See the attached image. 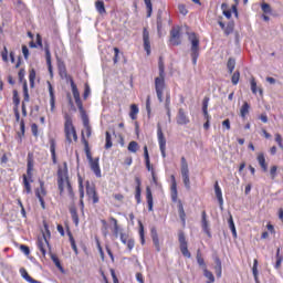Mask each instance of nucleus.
Segmentation results:
<instances>
[{"label": "nucleus", "instance_id": "1", "mask_svg": "<svg viewBox=\"0 0 283 283\" xmlns=\"http://www.w3.org/2000/svg\"><path fill=\"white\" fill-rule=\"evenodd\" d=\"M57 188L61 196H63L66 188L70 198L73 200L74 189L72 188V182H70V170L67 168V161H64L57 166Z\"/></svg>", "mask_w": 283, "mask_h": 283}, {"label": "nucleus", "instance_id": "2", "mask_svg": "<svg viewBox=\"0 0 283 283\" xmlns=\"http://www.w3.org/2000/svg\"><path fill=\"white\" fill-rule=\"evenodd\" d=\"M64 136L65 140L69 145L72 143H78V134L76 133V127L74 126V120L72 119V115L70 113L64 112Z\"/></svg>", "mask_w": 283, "mask_h": 283}, {"label": "nucleus", "instance_id": "3", "mask_svg": "<svg viewBox=\"0 0 283 283\" xmlns=\"http://www.w3.org/2000/svg\"><path fill=\"white\" fill-rule=\"evenodd\" d=\"M158 70H159V76L155 77V92L157 94V98L159 103H163L165 87H167V84L165 83V62L163 61V57H159Z\"/></svg>", "mask_w": 283, "mask_h": 283}, {"label": "nucleus", "instance_id": "4", "mask_svg": "<svg viewBox=\"0 0 283 283\" xmlns=\"http://www.w3.org/2000/svg\"><path fill=\"white\" fill-rule=\"evenodd\" d=\"M32 171H34V154H28V163H27V175L22 176V185L24 188V192L30 195L32 193Z\"/></svg>", "mask_w": 283, "mask_h": 283}, {"label": "nucleus", "instance_id": "5", "mask_svg": "<svg viewBox=\"0 0 283 283\" xmlns=\"http://www.w3.org/2000/svg\"><path fill=\"white\" fill-rule=\"evenodd\" d=\"M82 143L86 151V158L90 163L91 171L95 174L96 178H101L103 175L101 172L99 159L98 157L97 158L92 157V153H90V142L85 139V135L83 133H82Z\"/></svg>", "mask_w": 283, "mask_h": 283}, {"label": "nucleus", "instance_id": "6", "mask_svg": "<svg viewBox=\"0 0 283 283\" xmlns=\"http://www.w3.org/2000/svg\"><path fill=\"white\" fill-rule=\"evenodd\" d=\"M188 41L190 42V56L192 65H198V57L200 56V38L196 32H187Z\"/></svg>", "mask_w": 283, "mask_h": 283}, {"label": "nucleus", "instance_id": "7", "mask_svg": "<svg viewBox=\"0 0 283 283\" xmlns=\"http://www.w3.org/2000/svg\"><path fill=\"white\" fill-rule=\"evenodd\" d=\"M178 241H179V249L184 258H191V252H189V244L187 243V237L185 235V231H178Z\"/></svg>", "mask_w": 283, "mask_h": 283}, {"label": "nucleus", "instance_id": "8", "mask_svg": "<svg viewBox=\"0 0 283 283\" xmlns=\"http://www.w3.org/2000/svg\"><path fill=\"white\" fill-rule=\"evenodd\" d=\"M69 80L71 83L72 94L73 98L75 99V104L80 109L81 114H84L85 108L83 107V102L81 101V93L78 92V87L76 86V83H74V78H72V76H69Z\"/></svg>", "mask_w": 283, "mask_h": 283}, {"label": "nucleus", "instance_id": "9", "mask_svg": "<svg viewBox=\"0 0 283 283\" xmlns=\"http://www.w3.org/2000/svg\"><path fill=\"white\" fill-rule=\"evenodd\" d=\"M157 140L163 158H167V139L165 138L160 124H157Z\"/></svg>", "mask_w": 283, "mask_h": 283}, {"label": "nucleus", "instance_id": "10", "mask_svg": "<svg viewBox=\"0 0 283 283\" xmlns=\"http://www.w3.org/2000/svg\"><path fill=\"white\" fill-rule=\"evenodd\" d=\"M39 188H35L34 193L38 198L42 209H45V196H48V189H45V181L39 179Z\"/></svg>", "mask_w": 283, "mask_h": 283}, {"label": "nucleus", "instance_id": "11", "mask_svg": "<svg viewBox=\"0 0 283 283\" xmlns=\"http://www.w3.org/2000/svg\"><path fill=\"white\" fill-rule=\"evenodd\" d=\"M181 176L186 189H191V180L189 179V164H187V159L185 157H181Z\"/></svg>", "mask_w": 283, "mask_h": 283}, {"label": "nucleus", "instance_id": "12", "mask_svg": "<svg viewBox=\"0 0 283 283\" xmlns=\"http://www.w3.org/2000/svg\"><path fill=\"white\" fill-rule=\"evenodd\" d=\"M170 45H181L182 44V35L180 33V27H174L170 30V38H169Z\"/></svg>", "mask_w": 283, "mask_h": 283}, {"label": "nucleus", "instance_id": "13", "mask_svg": "<svg viewBox=\"0 0 283 283\" xmlns=\"http://www.w3.org/2000/svg\"><path fill=\"white\" fill-rule=\"evenodd\" d=\"M36 247L42 253L43 258H45V255H48V249H50V241H48V237L45 234L38 238Z\"/></svg>", "mask_w": 283, "mask_h": 283}, {"label": "nucleus", "instance_id": "14", "mask_svg": "<svg viewBox=\"0 0 283 283\" xmlns=\"http://www.w3.org/2000/svg\"><path fill=\"white\" fill-rule=\"evenodd\" d=\"M86 196L88 200H92L93 205H98L99 197L98 192L96 191V186L90 185V182L86 184Z\"/></svg>", "mask_w": 283, "mask_h": 283}, {"label": "nucleus", "instance_id": "15", "mask_svg": "<svg viewBox=\"0 0 283 283\" xmlns=\"http://www.w3.org/2000/svg\"><path fill=\"white\" fill-rule=\"evenodd\" d=\"M14 116L17 123L20 122V133H18V136L20 138V143H23V136H25V120L21 119V114L19 113V108H13Z\"/></svg>", "mask_w": 283, "mask_h": 283}, {"label": "nucleus", "instance_id": "16", "mask_svg": "<svg viewBox=\"0 0 283 283\" xmlns=\"http://www.w3.org/2000/svg\"><path fill=\"white\" fill-rule=\"evenodd\" d=\"M176 123L177 125H189L191 123V119L189 118V115L185 111V108H179L177 116H176Z\"/></svg>", "mask_w": 283, "mask_h": 283}, {"label": "nucleus", "instance_id": "17", "mask_svg": "<svg viewBox=\"0 0 283 283\" xmlns=\"http://www.w3.org/2000/svg\"><path fill=\"white\" fill-rule=\"evenodd\" d=\"M143 41H144V50L147 53V56L151 54V42L149 40V31L147 28L143 30Z\"/></svg>", "mask_w": 283, "mask_h": 283}, {"label": "nucleus", "instance_id": "18", "mask_svg": "<svg viewBox=\"0 0 283 283\" xmlns=\"http://www.w3.org/2000/svg\"><path fill=\"white\" fill-rule=\"evenodd\" d=\"M171 186H170V193H171V201L178 202V184L176 182V176H170Z\"/></svg>", "mask_w": 283, "mask_h": 283}, {"label": "nucleus", "instance_id": "19", "mask_svg": "<svg viewBox=\"0 0 283 283\" xmlns=\"http://www.w3.org/2000/svg\"><path fill=\"white\" fill-rule=\"evenodd\" d=\"M48 87H49L51 112H54L56 109V95L54 94V86H52L51 82H48Z\"/></svg>", "mask_w": 283, "mask_h": 283}, {"label": "nucleus", "instance_id": "20", "mask_svg": "<svg viewBox=\"0 0 283 283\" xmlns=\"http://www.w3.org/2000/svg\"><path fill=\"white\" fill-rule=\"evenodd\" d=\"M201 227L206 234H208V238H211V230L209 229V221L207 220V211L201 212Z\"/></svg>", "mask_w": 283, "mask_h": 283}, {"label": "nucleus", "instance_id": "21", "mask_svg": "<svg viewBox=\"0 0 283 283\" xmlns=\"http://www.w3.org/2000/svg\"><path fill=\"white\" fill-rule=\"evenodd\" d=\"M177 209H178V213H179V218L182 222V224H187V213L185 212V206H182V200H178L177 199Z\"/></svg>", "mask_w": 283, "mask_h": 283}, {"label": "nucleus", "instance_id": "22", "mask_svg": "<svg viewBox=\"0 0 283 283\" xmlns=\"http://www.w3.org/2000/svg\"><path fill=\"white\" fill-rule=\"evenodd\" d=\"M49 144H50V151H51L52 163H53V165H56L59 163L56 160V139L55 138H51L49 140Z\"/></svg>", "mask_w": 283, "mask_h": 283}, {"label": "nucleus", "instance_id": "23", "mask_svg": "<svg viewBox=\"0 0 283 283\" xmlns=\"http://www.w3.org/2000/svg\"><path fill=\"white\" fill-rule=\"evenodd\" d=\"M221 30H223L226 36H229V34H233V30L235 28V25L233 24V22H229L227 25H224V22L222 21H218Z\"/></svg>", "mask_w": 283, "mask_h": 283}, {"label": "nucleus", "instance_id": "24", "mask_svg": "<svg viewBox=\"0 0 283 283\" xmlns=\"http://www.w3.org/2000/svg\"><path fill=\"white\" fill-rule=\"evenodd\" d=\"M214 193H216L217 200L219 202V206L222 209V207L224 205V199L222 198V189L220 188V185L218 184V181H216V184H214Z\"/></svg>", "mask_w": 283, "mask_h": 283}, {"label": "nucleus", "instance_id": "25", "mask_svg": "<svg viewBox=\"0 0 283 283\" xmlns=\"http://www.w3.org/2000/svg\"><path fill=\"white\" fill-rule=\"evenodd\" d=\"M146 200L148 205V211H154V195H151V188H146Z\"/></svg>", "mask_w": 283, "mask_h": 283}, {"label": "nucleus", "instance_id": "26", "mask_svg": "<svg viewBox=\"0 0 283 283\" xmlns=\"http://www.w3.org/2000/svg\"><path fill=\"white\" fill-rule=\"evenodd\" d=\"M256 160L262 169V171L266 172L269 171V165L266 164V158L264 155L261 153L258 155Z\"/></svg>", "mask_w": 283, "mask_h": 283}, {"label": "nucleus", "instance_id": "27", "mask_svg": "<svg viewBox=\"0 0 283 283\" xmlns=\"http://www.w3.org/2000/svg\"><path fill=\"white\" fill-rule=\"evenodd\" d=\"M144 158L147 171H151V168H154V166L151 165V161L149 159V150L147 149V146H144Z\"/></svg>", "mask_w": 283, "mask_h": 283}, {"label": "nucleus", "instance_id": "28", "mask_svg": "<svg viewBox=\"0 0 283 283\" xmlns=\"http://www.w3.org/2000/svg\"><path fill=\"white\" fill-rule=\"evenodd\" d=\"M165 108L168 118H171V95L169 93L166 94Z\"/></svg>", "mask_w": 283, "mask_h": 283}, {"label": "nucleus", "instance_id": "29", "mask_svg": "<svg viewBox=\"0 0 283 283\" xmlns=\"http://www.w3.org/2000/svg\"><path fill=\"white\" fill-rule=\"evenodd\" d=\"M70 213L75 227H78V212L76 211V206L70 207Z\"/></svg>", "mask_w": 283, "mask_h": 283}, {"label": "nucleus", "instance_id": "30", "mask_svg": "<svg viewBox=\"0 0 283 283\" xmlns=\"http://www.w3.org/2000/svg\"><path fill=\"white\" fill-rule=\"evenodd\" d=\"M45 59L50 75L53 76L54 73L52 71V54L50 53V49H45Z\"/></svg>", "mask_w": 283, "mask_h": 283}, {"label": "nucleus", "instance_id": "31", "mask_svg": "<svg viewBox=\"0 0 283 283\" xmlns=\"http://www.w3.org/2000/svg\"><path fill=\"white\" fill-rule=\"evenodd\" d=\"M139 112L140 111L138 109V105H136V104L130 105L129 117L132 118V120H136V118H138Z\"/></svg>", "mask_w": 283, "mask_h": 283}, {"label": "nucleus", "instance_id": "32", "mask_svg": "<svg viewBox=\"0 0 283 283\" xmlns=\"http://www.w3.org/2000/svg\"><path fill=\"white\" fill-rule=\"evenodd\" d=\"M197 264L205 271L207 269V263L205 262V258H202V252L200 250L197 251Z\"/></svg>", "mask_w": 283, "mask_h": 283}, {"label": "nucleus", "instance_id": "33", "mask_svg": "<svg viewBox=\"0 0 283 283\" xmlns=\"http://www.w3.org/2000/svg\"><path fill=\"white\" fill-rule=\"evenodd\" d=\"M109 221L113 222V224H114L113 233H114L115 238H118V235L120 233V226H118V220H116V218H114V217H111Z\"/></svg>", "mask_w": 283, "mask_h": 283}, {"label": "nucleus", "instance_id": "34", "mask_svg": "<svg viewBox=\"0 0 283 283\" xmlns=\"http://www.w3.org/2000/svg\"><path fill=\"white\" fill-rule=\"evenodd\" d=\"M69 240L71 242V248L73 249L75 255H78V248L76 247V240H74V235H72V231H67Z\"/></svg>", "mask_w": 283, "mask_h": 283}, {"label": "nucleus", "instance_id": "35", "mask_svg": "<svg viewBox=\"0 0 283 283\" xmlns=\"http://www.w3.org/2000/svg\"><path fill=\"white\" fill-rule=\"evenodd\" d=\"M249 109H251V105H249L247 102H244L242 107L240 108L241 118H247V116L249 114Z\"/></svg>", "mask_w": 283, "mask_h": 283}, {"label": "nucleus", "instance_id": "36", "mask_svg": "<svg viewBox=\"0 0 283 283\" xmlns=\"http://www.w3.org/2000/svg\"><path fill=\"white\" fill-rule=\"evenodd\" d=\"M23 103H30V93L28 92V81L23 82Z\"/></svg>", "mask_w": 283, "mask_h": 283}, {"label": "nucleus", "instance_id": "37", "mask_svg": "<svg viewBox=\"0 0 283 283\" xmlns=\"http://www.w3.org/2000/svg\"><path fill=\"white\" fill-rule=\"evenodd\" d=\"M127 149L130 154H136V151L140 149V146L138 145V142L133 140L128 144Z\"/></svg>", "mask_w": 283, "mask_h": 283}, {"label": "nucleus", "instance_id": "38", "mask_svg": "<svg viewBox=\"0 0 283 283\" xmlns=\"http://www.w3.org/2000/svg\"><path fill=\"white\" fill-rule=\"evenodd\" d=\"M95 8L99 14H105V12H107L105 10V2H103V0H97L95 2Z\"/></svg>", "mask_w": 283, "mask_h": 283}, {"label": "nucleus", "instance_id": "39", "mask_svg": "<svg viewBox=\"0 0 283 283\" xmlns=\"http://www.w3.org/2000/svg\"><path fill=\"white\" fill-rule=\"evenodd\" d=\"M203 275L207 277V283H213L216 282V276H213V273L209 271L207 268L203 270Z\"/></svg>", "mask_w": 283, "mask_h": 283}, {"label": "nucleus", "instance_id": "40", "mask_svg": "<svg viewBox=\"0 0 283 283\" xmlns=\"http://www.w3.org/2000/svg\"><path fill=\"white\" fill-rule=\"evenodd\" d=\"M34 81H36V71L34 69H31L29 71L30 87H34Z\"/></svg>", "mask_w": 283, "mask_h": 283}, {"label": "nucleus", "instance_id": "41", "mask_svg": "<svg viewBox=\"0 0 283 283\" xmlns=\"http://www.w3.org/2000/svg\"><path fill=\"white\" fill-rule=\"evenodd\" d=\"M282 262H283V256L282 254H280V248H277L276 250V262H275V265H274V269H282Z\"/></svg>", "mask_w": 283, "mask_h": 283}, {"label": "nucleus", "instance_id": "42", "mask_svg": "<svg viewBox=\"0 0 283 283\" xmlns=\"http://www.w3.org/2000/svg\"><path fill=\"white\" fill-rule=\"evenodd\" d=\"M228 223H229L230 230L232 231L233 238H238V231L235 230V223L233 222L232 216H230Z\"/></svg>", "mask_w": 283, "mask_h": 283}, {"label": "nucleus", "instance_id": "43", "mask_svg": "<svg viewBox=\"0 0 283 283\" xmlns=\"http://www.w3.org/2000/svg\"><path fill=\"white\" fill-rule=\"evenodd\" d=\"M139 238H140V244H145V226H143V222L139 221Z\"/></svg>", "mask_w": 283, "mask_h": 283}, {"label": "nucleus", "instance_id": "44", "mask_svg": "<svg viewBox=\"0 0 283 283\" xmlns=\"http://www.w3.org/2000/svg\"><path fill=\"white\" fill-rule=\"evenodd\" d=\"M252 273H253L255 283H260V279L258 277V259H254L253 261Z\"/></svg>", "mask_w": 283, "mask_h": 283}, {"label": "nucleus", "instance_id": "45", "mask_svg": "<svg viewBox=\"0 0 283 283\" xmlns=\"http://www.w3.org/2000/svg\"><path fill=\"white\" fill-rule=\"evenodd\" d=\"M227 67L229 70V74H233V71L235 70V60L230 57L228 60Z\"/></svg>", "mask_w": 283, "mask_h": 283}, {"label": "nucleus", "instance_id": "46", "mask_svg": "<svg viewBox=\"0 0 283 283\" xmlns=\"http://www.w3.org/2000/svg\"><path fill=\"white\" fill-rule=\"evenodd\" d=\"M13 105L19 108V105H21V98L19 97V92L17 90L13 91Z\"/></svg>", "mask_w": 283, "mask_h": 283}, {"label": "nucleus", "instance_id": "47", "mask_svg": "<svg viewBox=\"0 0 283 283\" xmlns=\"http://www.w3.org/2000/svg\"><path fill=\"white\" fill-rule=\"evenodd\" d=\"M250 85L252 94H258V82L255 81V77H251Z\"/></svg>", "mask_w": 283, "mask_h": 283}, {"label": "nucleus", "instance_id": "48", "mask_svg": "<svg viewBox=\"0 0 283 283\" xmlns=\"http://www.w3.org/2000/svg\"><path fill=\"white\" fill-rule=\"evenodd\" d=\"M113 144H112V134L109 132H106V144H105V149H112Z\"/></svg>", "mask_w": 283, "mask_h": 283}, {"label": "nucleus", "instance_id": "49", "mask_svg": "<svg viewBox=\"0 0 283 283\" xmlns=\"http://www.w3.org/2000/svg\"><path fill=\"white\" fill-rule=\"evenodd\" d=\"M78 189H80V200L85 198V190L83 189V179H78Z\"/></svg>", "mask_w": 283, "mask_h": 283}, {"label": "nucleus", "instance_id": "50", "mask_svg": "<svg viewBox=\"0 0 283 283\" xmlns=\"http://www.w3.org/2000/svg\"><path fill=\"white\" fill-rule=\"evenodd\" d=\"M261 10H262V12H264V14H271V12H272L271 4L262 3L261 4Z\"/></svg>", "mask_w": 283, "mask_h": 283}, {"label": "nucleus", "instance_id": "51", "mask_svg": "<svg viewBox=\"0 0 283 283\" xmlns=\"http://www.w3.org/2000/svg\"><path fill=\"white\" fill-rule=\"evenodd\" d=\"M232 84L238 85L240 83V71L233 73L231 77Z\"/></svg>", "mask_w": 283, "mask_h": 283}, {"label": "nucleus", "instance_id": "52", "mask_svg": "<svg viewBox=\"0 0 283 283\" xmlns=\"http://www.w3.org/2000/svg\"><path fill=\"white\" fill-rule=\"evenodd\" d=\"M126 247H127L128 251H133L134 248L136 247V241L134 239H132V238L128 239L126 241Z\"/></svg>", "mask_w": 283, "mask_h": 283}, {"label": "nucleus", "instance_id": "53", "mask_svg": "<svg viewBox=\"0 0 283 283\" xmlns=\"http://www.w3.org/2000/svg\"><path fill=\"white\" fill-rule=\"evenodd\" d=\"M18 77L20 83H25V69H20Z\"/></svg>", "mask_w": 283, "mask_h": 283}, {"label": "nucleus", "instance_id": "54", "mask_svg": "<svg viewBox=\"0 0 283 283\" xmlns=\"http://www.w3.org/2000/svg\"><path fill=\"white\" fill-rule=\"evenodd\" d=\"M275 143L279 145L280 149H283V138L280 133H276L275 135Z\"/></svg>", "mask_w": 283, "mask_h": 283}, {"label": "nucleus", "instance_id": "55", "mask_svg": "<svg viewBox=\"0 0 283 283\" xmlns=\"http://www.w3.org/2000/svg\"><path fill=\"white\" fill-rule=\"evenodd\" d=\"M140 193H142V189L139 187H136L135 188V200L137 202V205H140Z\"/></svg>", "mask_w": 283, "mask_h": 283}, {"label": "nucleus", "instance_id": "56", "mask_svg": "<svg viewBox=\"0 0 283 283\" xmlns=\"http://www.w3.org/2000/svg\"><path fill=\"white\" fill-rule=\"evenodd\" d=\"M178 10L184 17H187V14H189V10H187V7L185 4H179Z\"/></svg>", "mask_w": 283, "mask_h": 283}, {"label": "nucleus", "instance_id": "57", "mask_svg": "<svg viewBox=\"0 0 283 283\" xmlns=\"http://www.w3.org/2000/svg\"><path fill=\"white\" fill-rule=\"evenodd\" d=\"M270 176L272 180H275V178L277 177V166H272L270 168Z\"/></svg>", "mask_w": 283, "mask_h": 283}, {"label": "nucleus", "instance_id": "58", "mask_svg": "<svg viewBox=\"0 0 283 283\" xmlns=\"http://www.w3.org/2000/svg\"><path fill=\"white\" fill-rule=\"evenodd\" d=\"M153 244L156 251L160 252V239L158 237L153 238Z\"/></svg>", "mask_w": 283, "mask_h": 283}, {"label": "nucleus", "instance_id": "59", "mask_svg": "<svg viewBox=\"0 0 283 283\" xmlns=\"http://www.w3.org/2000/svg\"><path fill=\"white\" fill-rule=\"evenodd\" d=\"M59 72H60V76H62V78H67V70L65 69V65L59 66Z\"/></svg>", "mask_w": 283, "mask_h": 283}, {"label": "nucleus", "instance_id": "60", "mask_svg": "<svg viewBox=\"0 0 283 283\" xmlns=\"http://www.w3.org/2000/svg\"><path fill=\"white\" fill-rule=\"evenodd\" d=\"M144 1L147 8L148 17H151V12H153L151 0H144Z\"/></svg>", "mask_w": 283, "mask_h": 283}, {"label": "nucleus", "instance_id": "61", "mask_svg": "<svg viewBox=\"0 0 283 283\" xmlns=\"http://www.w3.org/2000/svg\"><path fill=\"white\" fill-rule=\"evenodd\" d=\"M82 120H83V126L84 127H90V118L87 117V115L84 113H82Z\"/></svg>", "mask_w": 283, "mask_h": 283}, {"label": "nucleus", "instance_id": "62", "mask_svg": "<svg viewBox=\"0 0 283 283\" xmlns=\"http://www.w3.org/2000/svg\"><path fill=\"white\" fill-rule=\"evenodd\" d=\"M90 94H91L90 84H85V85H84L83 98H84V99H87L88 96H90Z\"/></svg>", "mask_w": 283, "mask_h": 283}, {"label": "nucleus", "instance_id": "63", "mask_svg": "<svg viewBox=\"0 0 283 283\" xmlns=\"http://www.w3.org/2000/svg\"><path fill=\"white\" fill-rule=\"evenodd\" d=\"M221 8L223 10V14L228 18V19H231V14H232V11L231 10H226L224 8H227V6L224 3L221 4Z\"/></svg>", "mask_w": 283, "mask_h": 283}, {"label": "nucleus", "instance_id": "64", "mask_svg": "<svg viewBox=\"0 0 283 283\" xmlns=\"http://www.w3.org/2000/svg\"><path fill=\"white\" fill-rule=\"evenodd\" d=\"M1 57L4 63H8V48H3V51L1 52Z\"/></svg>", "mask_w": 283, "mask_h": 283}]
</instances>
